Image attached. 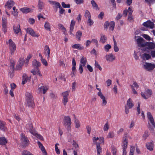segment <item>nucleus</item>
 Returning a JSON list of instances; mask_svg holds the SVG:
<instances>
[{
    "mask_svg": "<svg viewBox=\"0 0 155 155\" xmlns=\"http://www.w3.org/2000/svg\"><path fill=\"white\" fill-rule=\"evenodd\" d=\"M109 128V126L107 123L105 124L103 130L104 131H107Z\"/></svg>",
    "mask_w": 155,
    "mask_h": 155,
    "instance_id": "nucleus-42",
    "label": "nucleus"
},
{
    "mask_svg": "<svg viewBox=\"0 0 155 155\" xmlns=\"http://www.w3.org/2000/svg\"><path fill=\"white\" fill-rule=\"evenodd\" d=\"M26 31L28 33H29L31 36L35 37L37 38L39 36L38 35L36 34L34 30L31 28H27Z\"/></svg>",
    "mask_w": 155,
    "mask_h": 155,
    "instance_id": "nucleus-17",
    "label": "nucleus"
},
{
    "mask_svg": "<svg viewBox=\"0 0 155 155\" xmlns=\"http://www.w3.org/2000/svg\"><path fill=\"white\" fill-rule=\"evenodd\" d=\"M91 4L93 6V7L95 8V9H99V8L98 7V6L97 5V4H96V3L94 1V0H92L91 1Z\"/></svg>",
    "mask_w": 155,
    "mask_h": 155,
    "instance_id": "nucleus-36",
    "label": "nucleus"
},
{
    "mask_svg": "<svg viewBox=\"0 0 155 155\" xmlns=\"http://www.w3.org/2000/svg\"><path fill=\"white\" fill-rule=\"evenodd\" d=\"M85 16L86 18H91V15L89 12L87 11L86 10L85 12Z\"/></svg>",
    "mask_w": 155,
    "mask_h": 155,
    "instance_id": "nucleus-47",
    "label": "nucleus"
},
{
    "mask_svg": "<svg viewBox=\"0 0 155 155\" xmlns=\"http://www.w3.org/2000/svg\"><path fill=\"white\" fill-rule=\"evenodd\" d=\"M22 155H33L30 152L27 150H24L22 152Z\"/></svg>",
    "mask_w": 155,
    "mask_h": 155,
    "instance_id": "nucleus-40",
    "label": "nucleus"
},
{
    "mask_svg": "<svg viewBox=\"0 0 155 155\" xmlns=\"http://www.w3.org/2000/svg\"><path fill=\"white\" fill-rule=\"evenodd\" d=\"M81 125L80 122L78 121H75V127L76 128L78 129L80 127Z\"/></svg>",
    "mask_w": 155,
    "mask_h": 155,
    "instance_id": "nucleus-49",
    "label": "nucleus"
},
{
    "mask_svg": "<svg viewBox=\"0 0 155 155\" xmlns=\"http://www.w3.org/2000/svg\"><path fill=\"white\" fill-rule=\"evenodd\" d=\"M44 28L46 30L49 31H51V27L50 24L48 21H46L45 22L44 24Z\"/></svg>",
    "mask_w": 155,
    "mask_h": 155,
    "instance_id": "nucleus-24",
    "label": "nucleus"
},
{
    "mask_svg": "<svg viewBox=\"0 0 155 155\" xmlns=\"http://www.w3.org/2000/svg\"><path fill=\"white\" fill-rule=\"evenodd\" d=\"M59 145V144L57 143L55 144V150L56 153L58 154H59L60 153V151L59 149H58V146Z\"/></svg>",
    "mask_w": 155,
    "mask_h": 155,
    "instance_id": "nucleus-43",
    "label": "nucleus"
},
{
    "mask_svg": "<svg viewBox=\"0 0 155 155\" xmlns=\"http://www.w3.org/2000/svg\"><path fill=\"white\" fill-rule=\"evenodd\" d=\"M143 25L144 26L151 29L153 28L154 26V25L153 22L150 20L144 22Z\"/></svg>",
    "mask_w": 155,
    "mask_h": 155,
    "instance_id": "nucleus-12",
    "label": "nucleus"
},
{
    "mask_svg": "<svg viewBox=\"0 0 155 155\" xmlns=\"http://www.w3.org/2000/svg\"><path fill=\"white\" fill-rule=\"evenodd\" d=\"M102 105L103 106H105L107 104V101L105 97L102 99Z\"/></svg>",
    "mask_w": 155,
    "mask_h": 155,
    "instance_id": "nucleus-55",
    "label": "nucleus"
},
{
    "mask_svg": "<svg viewBox=\"0 0 155 155\" xmlns=\"http://www.w3.org/2000/svg\"><path fill=\"white\" fill-rule=\"evenodd\" d=\"M13 30L15 34H19L21 35V31L20 28V26L19 25H17L14 26L13 27Z\"/></svg>",
    "mask_w": 155,
    "mask_h": 155,
    "instance_id": "nucleus-15",
    "label": "nucleus"
},
{
    "mask_svg": "<svg viewBox=\"0 0 155 155\" xmlns=\"http://www.w3.org/2000/svg\"><path fill=\"white\" fill-rule=\"evenodd\" d=\"M14 2L11 0H8L6 3L5 7L8 9H10L13 6Z\"/></svg>",
    "mask_w": 155,
    "mask_h": 155,
    "instance_id": "nucleus-19",
    "label": "nucleus"
},
{
    "mask_svg": "<svg viewBox=\"0 0 155 155\" xmlns=\"http://www.w3.org/2000/svg\"><path fill=\"white\" fill-rule=\"evenodd\" d=\"M7 19L5 17H2V29L4 33H5L7 31Z\"/></svg>",
    "mask_w": 155,
    "mask_h": 155,
    "instance_id": "nucleus-14",
    "label": "nucleus"
},
{
    "mask_svg": "<svg viewBox=\"0 0 155 155\" xmlns=\"http://www.w3.org/2000/svg\"><path fill=\"white\" fill-rule=\"evenodd\" d=\"M128 143V141L126 138H125L123 140V145L122 147L123 149H126L127 148Z\"/></svg>",
    "mask_w": 155,
    "mask_h": 155,
    "instance_id": "nucleus-30",
    "label": "nucleus"
},
{
    "mask_svg": "<svg viewBox=\"0 0 155 155\" xmlns=\"http://www.w3.org/2000/svg\"><path fill=\"white\" fill-rule=\"evenodd\" d=\"M146 146L147 149L152 151L153 149V142H148L146 143Z\"/></svg>",
    "mask_w": 155,
    "mask_h": 155,
    "instance_id": "nucleus-22",
    "label": "nucleus"
},
{
    "mask_svg": "<svg viewBox=\"0 0 155 155\" xmlns=\"http://www.w3.org/2000/svg\"><path fill=\"white\" fill-rule=\"evenodd\" d=\"M111 152L113 155H116L117 152V148L114 147H112L111 148Z\"/></svg>",
    "mask_w": 155,
    "mask_h": 155,
    "instance_id": "nucleus-38",
    "label": "nucleus"
},
{
    "mask_svg": "<svg viewBox=\"0 0 155 155\" xmlns=\"http://www.w3.org/2000/svg\"><path fill=\"white\" fill-rule=\"evenodd\" d=\"M134 106V104L132 99L129 98L127 101V105L125 106V113L127 114L129 112V109L131 108Z\"/></svg>",
    "mask_w": 155,
    "mask_h": 155,
    "instance_id": "nucleus-5",
    "label": "nucleus"
},
{
    "mask_svg": "<svg viewBox=\"0 0 155 155\" xmlns=\"http://www.w3.org/2000/svg\"><path fill=\"white\" fill-rule=\"evenodd\" d=\"M41 150L43 152V155H45L47 154V153L46 152V151L44 148V147L43 146L41 148H40Z\"/></svg>",
    "mask_w": 155,
    "mask_h": 155,
    "instance_id": "nucleus-56",
    "label": "nucleus"
},
{
    "mask_svg": "<svg viewBox=\"0 0 155 155\" xmlns=\"http://www.w3.org/2000/svg\"><path fill=\"white\" fill-rule=\"evenodd\" d=\"M142 36L144 38L146 39L147 40L150 41V37L147 35L143 34Z\"/></svg>",
    "mask_w": 155,
    "mask_h": 155,
    "instance_id": "nucleus-54",
    "label": "nucleus"
},
{
    "mask_svg": "<svg viewBox=\"0 0 155 155\" xmlns=\"http://www.w3.org/2000/svg\"><path fill=\"white\" fill-rule=\"evenodd\" d=\"M114 137V134L113 132H110L107 136V137L108 138H112Z\"/></svg>",
    "mask_w": 155,
    "mask_h": 155,
    "instance_id": "nucleus-39",
    "label": "nucleus"
},
{
    "mask_svg": "<svg viewBox=\"0 0 155 155\" xmlns=\"http://www.w3.org/2000/svg\"><path fill=\"white\" fill-rule=\"evenodd\" d=\"M104 15V13L102 12H101L98 15V18H99L102 19Z\"/></svg>",
    "mask_w": 155,
    "mask_h": 155,
    "instance_id": "nucleus-63",
    "label": "nucleus"
},
{
    "mask_svg": "<svg viewBox=\"0 0 155 155\" xmlns=\"http://www.w3.org/2000/svg\"><path fill=\"white\" fill-rule=\"evenodd\" d=\"M53 2V4L55 5L56 8H60L61 7V5L58 2Z\"/></svg>",
    "mask_w": 155,
    "mask_h": 155,
    "instance_id": "nucleus-58",
    "label": "nucleus"
},
{
    "mask_svg": "<svg viewBox=\"0 0 155 155\" xmlns=\"http://www.w3.org/2000/svg\"><path fill=\"white\" fill-rule=\"evenodd\" d=\"M80 62L81 64H82L83 66H85L87 62V59L86 58L82 57L81 59Z\"/></svg>",
    "mask_w": 155,
    "mask_h": 155,
    "instance_id": "nucleus-32",
    "label": "nucleus"
},
{
    "mask_svg": "<svg viewBox=\"0 0 155 155\" xmlns=\"http://www.w3.org/2000/svg\"><path fill=\"white\" fill-rule=\"evenodd\" d=\"M95 67L98 68L100 70H101L102 68H101L98 62L96 61L95 62Z\"/></svg>",
    "mask_w": 155,
    "mask_h": 155,
    "instance_id": "nucleus-59",
    "label": "nucleus"
},
{
    "mask_svg": "<svg viewBox=\"0 0 155 155\" xmlns=\"http://www.w3.org/2000/svg\"><path fill=\"white\" fill-rule=\"evenodd\" d=\"M7 143V140L5 137H0V145H5Z\"/></svg>",
    "mask_w": 155,
    "mask_h": 155,
    "instance_id": "nucleus-23",
    "label": "nucleus"
},
{
    "mask_svg": "<svg viewBox=\"0 0 155 155\" xmlns=\"http://www.w3.org/2000/svg\"><path fill=\"white\" fill-rule=\"evenodd\" d=\"M20 11L24 13H27L32 12V9L28 8H23L20 9Z\"/></svg>",
    "mask_w": 155,
    "mask_h": 155,
    "instance_id": "nucleus-28",
    "label": "nucleus"
},
{
    "mask_svg": "<svg viewBox=\"0 0 155 155\" xmlns=\"http://www.w3.org/2000/svg\"><path fill=\"white\" fill-rule=\"evenodd\" d=\"M149 49H153L155 48V44L151 42H146V45Z\"/></svg>",
    "mask_w": 155,
    "mask_h": 155,
    "instance_id": "nucleus-25",
    "label": "nucleus"
},
{
    "mask_svg": "<svg viewBox=\"0 0 155 155\" xmlns=\"http://www.w3.org/2000/svg\"><path fill=\"white\" fill-rule=\"evenodd\" d=\"M28 22L30 24L32 25L35 23V20L32 18H30L28 19Z\"/></svg>",
    "mask_w": 155,
    "mask_h": 155,
    "instance_id": "nucleus-51",
    "label": "nucleus"
},
{
    "mask_svg": "<svg viewBox=\"0 0 155 155\" xmlns=\"http://www.w3.org/2000/svg\"><path fill=\"white\" fill-rule=\"evenodd\" d=\"M127 12L129 13V15H130L132 14V13L133 12L132 10V7H129L128 8Z\"/></svg>",
    "mask_w": 155,
    "mask_h": 155,
    "instance_id": "nucleus-60",
    "label": "nucleus"
},
{
    "mask_svg": "<svg viewBox=\"0 0 155 155\" xmlns=\"http://www.w3.org/2000/svg\"><path fill=\"white\" fill-rule=\"evenodd\" d=\"M107 39V38L104 36H102L100 39V41L103 43H104Z\"/></svg>",
    "mask_w": 155,
    "mask_h": 155,
    "instance_id": "nucleus-50",
    "label": "nucleus"
},
{
    "mask_svg": "<svg viewBox=\"0 0 155 155\" xmlns=\"http://www.w3.org/2000/svg\"><path fill=\"white\" fill-rule=\"evenodd\" d=\"M64 125L67 127L68 131L71 130V121L70 117L69 116H65L63 119Z\"/></svg>",
    "mask_w": 155,
    "mask_h": 155,
    "instance_id": "nucleus-2",
    "label": "nucleus"
},
{
    "mask_svg": "<svg viewBox=\"0 0 155 155\" xmlns=\"http://www.w3.org/2000/svg\"><path fill=\"white\" fill-rule=\"evenodd\" d=\"M94 143L96 144V146H99L100 144L104 142V138L103 137H101L100 138L97 137H94L93 139Z\"/></svg>",
    "mask_w": 155,
    "mask_h": 155,
    "instance_id": "nucleus-8",
    "label": "nucleus"
},
{
    "mask_svg": "<svg viewBox=\"0 0 155 155\" xmlns=\"http://www.w3.org/2000/svg\"><path fill=\"white\" fill-rule=\"evenodd\" d=\"M150 54L152 57H155V51H150Z\"/></svg>",
    "mask_w": 155,
    "mask_h": 155,
    "instance_id": "nucleus-64",
    "label": "nucleus"
},
{
    "mask_svg": "<svg viewBox=\"0 0 155 155\" xmlns=\"http://www.w3.org/2000/svg\"><path fill=\"white\" fill-rule=\"evenodd\" d=\"M137 42L138 45L140 47H143L146 45V42H145L143 38H140L137 40Z\"/></svg>",
    "mask_w": 155,
    "mask_h": 155,
    "instance_id": "nucleus-13",
    "label": "nucleus"
},
{
    "mask_svg": "<svg viewBox=\"0 0 155 155\" xmlns=\"http://www.w3.org/2000/svg\"><path fill=\"white\" fill-rule=\"evenodd\" d=\"M97 154L100 155L101 153V148L100 147V146H97Z\"/></svg>",
    "mask_w": 155,
    "mask_h": 155,
    "instance_id": "nucleus-45",
    "label": "nucleus"
},
{
    "mask_svg": "<svg viewBox=\"0 0 155 155\" xmlns=\"http://www.w3.org/2000/svg\"><path fill=\"white\" fill-rule=\"evenodd\" d=\"M98 96H99L102 99L104 98L105 97L103 95L102 93L101 92V91L99 92L98 93Z\"/></svg>",
    "mask_w": 155,
    "mask_h": 155,
    "instance_id": "nucleus-57",
    "label": "nucleus"
},
{
    "mask_svg": "<svg viewBox=\"0 0 155 155\" xmlns=\"http://www.w3.org/2000/svg\"><path fill=\"white\" fill-rule=\"evenodd\" d=\"M111 46L109 44H107L104 47L105 50L107 52H108L109 49L111 48Z\"/></svg>",
    "mask_w": 155,
    "mask_h": 155,
    "instance_id": "nucleus-46",
    "label": "nucleus"
},
{
    "mask_svg": "<svg viewBox=\"0 0 155 155\" xmlns=\"http://www.w3.org/2000/svg\"><path fill=\"white\" fill-rule=\"evenodd\" d=\"M6 123L5 122L0 120V129L3 131H5L7 129V127L5 126Z\"/></svg>",
    "mask_w": 155,
    "mask_h": 155,
    "instance_id": "nucleus-20",
    "label": "nucleus"
},
{
    "mask_svg": "<svg viewBox=\"0 0 155 155\" xmlns=\"http://www.w3.org/2000/svg\"><path fill=\"white\" fill-rule=\"evenodd\" d=\"M135 150V148L134 147L131 146L130 148V152L129 155H133L134 152Z\"/></svg>",
    "mask_w": 155,
    "mask_h": 155,
    "instance_id": "nucleus-44",
    "label": "nucleus"
},
{
    "mask_svg": "<svg viewBox=\"0 0 155 155\" xmlns=\"http://www.w3.org/2000/svg\"><path fill=\"white\" fill-rule=\"evenodd\" d=\"M6 43L8 45L9 49L12 53L15 51L16 45L11 39H9L8 41H7Z\"/></svg>",
    "mask_w": 155,
    "mask_h": 155,
    "instance_id": "nucleus-6",
    "label": "nucleus"
},
{
    "mask_svg": "<svg viewBox=\"0 0 155 155\" xmlns=\"http://www.w3.org/2000/svg\"><path fill=\"white\" fill-rule=\"evenodd\" d=\"M72 65L73 67L72 68V72L71 74H73V75H74L75 73V66L76 65V62L74 58H73L72 60Z\"/></svg>",
    "mask_w": 155,
    "mask_h": 155,
    "instance_id": "nucleus-26",
    "label": "nucleus"
},
{
    "mask_svg": "<svg viewBox=\"0 0 155 155\" xmlns=\"http://www.w3.org/2000/svg\"><path fill=\"white\" fill-rule=\"evenodd\" d=\"M72 47L74 49H77L79 50H82L83 49V47H81L79 44H75L73 45Z\"/></svg>",
    "mask_w": 155,
    "mask_h": 155,
    "instance_id": "nucleus-31",
    "label": "nucleus"
},
{
    "mask_svg": "<svg viewBox=\"0 0 155 155\" xmlns=\"http://www.w3.org/2000/svg\"><path fill=\"white\" fill-rule=\"evenodd\" d=\"M26 96L27 105L29 107L33 108L35 106V104L32 94L29 92H27Z\"/></svg>",
    "mask_w": 155,
    "mask_h": 155,
    "instance_id": "nucleus-1",
    "label": "nucleus"
},
{
    "mask_svg": "<svg viewBox=\"0 0 155 155\" xmlns=\"http://www.w3.org/2000/svg\"><path fill=\"white\" fill-rule=\"evenodd\" d=\"M82 35V33L81 31H78L76 33V36L77 38L79 41L80 40V38Z\"/></svg>",
    "mask_w": 155,
    "mask_h": 155,
    "instance_id": "nucleus-33",
    "label": "nucleus"
},
{
    "mask_svg": "<svg viewBox=\"0 0 155 155\" xmlns=\"http://www.w3.org/2000/svg\"><path fill=\"white\" fill-rule=\"evenodd\" d=\"M44 5L43 2L41 0H39L38 2V6L39 9L42 10Z\"/></svg>",
    "mask_w": 155,
    "mask_h": 155,
    "instance_id": "nucleus-35",
    "label": "nucleus"
},
{
    "mask_svg": "<svg viewBox=\"0 0 155 155\" xmlns=\"http://www.w3.org/2000/svg\"><path fill=\"white\" fill-rule=\"evenodd\" d=\"M21 136L22 145L25 147L28 145L29 141L27 137L24 134H21Z\"/></svg>",
    "mask_w": 155,
    "mask_h": 155,
    "instance_id": "nucleus-4",
    "label": "nucleus"
},
{
    "mask_svg": "<svg viewBox=\"0 0 155 155\" xmlns=\"http://www.w3.org/2000/svg\"><path fill=\"white\" fill-rule=\"evenodd\" d=\"M151 91L149 90H147L144 93L141 92V93L142 97L145 99L149 98L151 95Z\"/></svg>",
    "mask_w": 155,
    "mask_h": 155,
    "instance_id": "nucleus-10",
    "label": "nucleus"
},
{
    "mask_svg": "<svg viewBox=\"0 0 155 155\" xmlns=\"http://www.w3.org/2000/svg\"><path fill=\"white\" fill-rule=\"evenodd\" d=\"M142 57L143 60H148L151 58V56L149 54L144 53L142 54Z\"/></svg>",
    "mask_w": 155,
    "mask_h": 155,
    "instance_id": "nucleus-29",
    "label": "nucleus"
},
{
    "mask_svg": "<svg viewBox=\"0 0 155 155\" xmlns=\"http://www.w3.org/2000/svg\"><path fill=\"white\" fill-rule=\"evenodd\" d=\"M106 59L107 61H112L114 60L115 58L112 54H110L106 56Z\"/></svg>",
    "mask_w": 155,
    "mask_h": 155,
    "instance_id": "nucleus-21",
    "label": "nucleus"
},
{
    "mask_svg": "<svg viewBox=\"0 0 155 155\" xmlns=\"http://www.w3.org/2000/svg\"><path fill=\"white\" fill-rule=\"evenodd\" d=\"M31 72L33 75H35L38 74L39 76L41 77L42 76L41 74V73L40 70L38 68H35V69H32L31 71Z\"/></svg>",
    "mask_w": 155,
    "mask_h": 155,
    "instance_id": "nucleus-18",
    "label": "nucleus"
},
{
    "mask_svg": "<svg viewBox=\"0 0 155 155\" xmlns=\"http://www.w3.org/2000/svg\"><path fill=\"white\" fill-rule=\"evenodd\" d=\"M31 77H28L25 74H24L22 76V84L24 85L27 81H30Z\"/></svg>",
    "mask_w": 155,
    "mask_h": 155,
    "instance_id": "nucleus-16",
    "label": "nucleus"
},
{
    "mask_svg": "<svg viewBox=\"0 0 155 155\" xmlns=\"http://www.w3.org/2000/svg\"><path fill=\"white\" fill-rule=\"evenodd\" d=\"M30 132L32 133L33 135H34L37 138L39 139H40L41 140H43V138L39 134H38L37 133H34L33 132H31L30 131Z\"/></svg>",
    "mask_w": 155,
    "mask_h": 155,
    "instance_id": "nucleus-37",
    "label": "nucleus"
},
{
    "mask_svg": "<svg viewBox=\"0 0 155 155\" xmlns=\"http://www.w3.org/2000/svg\"><path fill=\"white\" fill-rule=\"evenodd\" d=\"M62 6L64 8H69L70 7V4H66L64 2H63L61 4Z\"/></svg>",
    "mask_w": 155,
    "mask_h": 155,
    "instance_id": "nucleus-53",
    "label": "nucleus"
},
{
    "mask_svg": "<svg viewBox=\"0 0 155 155\" xmlns=\"http://www.w3.org/2000/svg\"><path fill=\"white\" fill-rule=\"evenodd\" d=\"M115 25V23L114 21H112L109 23L108 21H106L104 24L105 28H107L108 26H109V29L110 31H113L114 29Z\"/></svg>",
    "mask_w": 155,
    "mask_h": 155,
    "instance_id": "nucleus-7",
    "label": "nucleus"
},
{
    "mask_svg": "<svg viewBox=\"0 0 155 155\" xmlns=\"http://www.w3.org/2000/svg\"><path fill=\"white\" fill-rule=\"evenodd\" d=\"M144 68L148 71L153 70L155 68V65L151 63H146L144 64Z\"/></svg>",
    "mask_w": 155,
    "mask_h": 155,
    "instance_id": "nucleus-9",
    "label": "nucleus"
},
{
    "mask_svg": "<svg viewBox=\"0 0 155 155\" xmlns=\"http://www.w3.org/2000/svg\"><path fill=\"white\" fill-rule=\"evenodd\" d=\"M24 62V60L23 59H20L16 64L15 69L17 70H21L23 66Z\"/></svg>",
    "mask_w": 155,
    "mask_h": 155,
    "instance_id": "nucleus-11",
    "label": "nucleus"
},
{
    "mask_svg": "<svg viewBox=\"0 0 155 155\" xmlns=\"http://www.w3.org/2000/svg\"><path fill=\"white\" fill-rule=\"evenodd\" d=\"M59 79L63 80L64 81H66V78L65 77V76L64 75H61L59 76Z\"/></svg>",
    "mask_w": 155,
    "mask_h": 155,
    "instance_id": "nucleus-61",
    "label": "nucleus"
},
{
    "mask_svg": "<svg viewBox=\"0 0 155 155\" xmlns=\"http://www.w3.org/2000/svg\"><path fill=\"white\" fill-rule=\"evenodd\" d=\"M150 122L151 123L152 125V127H155V123L154 120L153 118V119H149Z\"/></svg>",
    "mask_w": 155,
    "mask_h": 155,
    "instance_id": "nucleus-48",
    "label": "nucleus"
},
{
    "mask_svg": "<svg viewBox=\"0 0 155 155\" xmlns=\"http://www.w3.org/2000/svg\"><path fill=\"white\" fill-rule=\"evenodd\" d=\"M45 52H47L48 54V58H49L50 57V49L48 46V45H46L45 47Z\"/></svg>",
    "mask_w": 155,
    "mask_h": 155,
    "instance_id": "nucleus-34",
    "label": "nucleus"
},
{
    "mask_svg": "<svg viewBox=\"0 0 155 155\" xmlns=\"http://www.w3.org/2000/svg\"><path fill=\"white\" fill-rule=\"evenodd\" d=\"M69 91H67L63 92L62 93V96L63 97L62 102L63 104L65 106L67 105L68 101V96L69 95Z\"/></svg>",
    "mask_w": 155,
    "mask_h": 155,
    "instance_id": "nucleus-3",
    "label": "nucleus"
},
{
    "mask_svg": "<svg viewBox=\"0 0 155 155\" xmlns=\"http://www.w3.org/2000/svg\"><path fill=\"white\" fill-rule=\"evenodd\" d=\"M41 61L42 63L45 66H48V64L45 59L43 58L41 59Z\"/></svg>",
    "mask_w": 155,
    "mask_h": 155,
    "instance_id": "nucleus-52",
    "label": "nucleus"
},
{
    "mask_svg": "<svg viewBox=\"0 0 155 155\" xmlns=\"http://www.w3.org/2000/svg\"><path fill=\"white\" fill-rule=\"evenodd\" d=\"M58 28L61 29L64 33H65V32L66 31V28L64 27L62 25L59 24L58 25Z\"/></svg>",
    "mask_w": 155,
    "mask_h": 155,
    "instance_id": "nucleus-41",
    "label": "nucleus"
},
{
    "mask_svg": "<svg viewBox=\"0 0 155 155\" xmlns=\"http://www.w3.org/2000/svg\"><path fill=\"white\" fill-rule=\"evenodd\" d=\"M33 66L35 68H38L41 65L40 63L36 60H34L32 62Z\"/></svg>",
    "mask_w": 155,
    "mask_h": 155,
    "instance_id": "nucleus-27",
    "label": "nucleus"
},
{
    "mask_svg": "<svg viewBox=\"0 0 155 155\" xmlns=\"http://www.w3.org/2000/svg\"><path fill=\"white\" fill-rule=\"evenodd\" d=\"M87 68L89 70V71L91 72H92L93 71L92 68L90 65L88 64L87 65Z\"/></svg>",
    "mask_w": 155,
    "mask_h": 155,
    "instance_id": "nucleus-62",
    "label": "nucleus"
}]
</instances>
